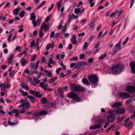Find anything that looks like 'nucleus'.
<instances>
[{
    "label": "nucleus",
    "mask_w": 135,
    "mask_h": 135,
    "mask_svg": "<svg viewBox=\"0 0 135 135\" xmlns=\"http://www.w3.org/2000/svg\"><path fill=\"white\" fill-rule=\"evenodd\" d=\"M112 72L114 74L120 73L123 69V66L122 65H113L111 67Z\"/></svg>",
    "instance_id": "nucleus-1"
},
{
    "label": "nucleus",
    "mask_w": 135,
    "mask_h": 135,
    "mask_svg": "<svg viewBox=\"0 0 135 135\" xmlns=\"http://www.w3.org/2000/svg\"><path fill=\"white\" fill-rule=\"evenodd\" d=\"M69 98H72L76 102H78L81 101V100L77 94L73 92H70L68 95Z\"/></svg>",
    "instance_id": "nucleus-2"
},
{
    "label": "nucleus",
    "mask_w": 135,
    "mask_h": 135,
    "mask_svg": "<svg viewBox=\"0 0 135 135\" xmlns=\"http://www.w3.org/2000/svg\"><path fill=\"white\" fill-rule=\"evenodd\" d=\"M89 79L92 84H95L98 81V78L96 75H92L89 76Z\"/></svg>",
    "instance_id": "nucleus-3"
},
{
    "label": "nucleus",
    "mask_w": 135,
    "mask_h": 135,
    "mask_svg": "<svg viewBox=\"0 0 135 135\" xmlns=\"http://www.w3.org/2000/svg\"><path fill=\"white\" fill-rule=\"evenodd\" d=\"M127 91L128 92L135 93V87L132 86H129L126 88Z\"/></svg>",
    "instance_id": "nucleus-4"
},
{
    "label": "nucleus",
    "mask_w": 135,
    "mask_h": 135,
    "mask_svg": "<svg viewBox=\"0 0 135 135\" xmlns=\"http://www.w3.org/2000/svg\"><path fill=\"white\" fill-rule=\"evenodd\" d=\"M50 25L49 23H48L46 25L45 23L44 22L42 23V25L41 26L40 29L43 30L44 28V30L47 31L50 27Z\"/></svg>",
    "instance_id": "nucleus-5"
},
{
    "label": "nucleus",
    "mask_w": 135,
    "mask_h": 135,
    "mask_svg": "<svg viewBox=\"0 0 135 135\" xmlns=\"http://www.w3.org/2000/svg\"><path fill=\"white\" fill-rule=\"evenodd\" d=\"M120 96L122 98H128L130 97L129 94L125 92H121L119 94Z\"/></svg>",
    "instance_id": "nucleus-6"
},
{
    "label": "nucleus",
    "mask_w": 135,
    "mask_h": 135,
    "mask_svg": "<svg viewBox=\"0 0 135 135\" xmlns=\"http://www.w3.org/2000/svg\"><path fill=\"white\" fill-rule=\"evenodd\" d=\"M10 86V84L6 85L5 84L2 83L0 84V88H1V90L2 91L4 90L6 88H9Z\"/></svg>",
    "instance_id": "nucleus-7"
},
{
    "label": "nucleus",
    "mask_w": 135,
    "mask_h": 135,
    "mask_svg": "<svg viewBox=\"0 0 135 135\" xmlns=\"http://www.w3.org/2000/svg\"><path fill=\"white\" fill-rule=\"evenodd\" d=\"M30 106V104L29 102H26L24 104L18 106V107L19 108H22L23 109H25L28 108Z\"/></svg>",
    "instance_id": "nucleus-8"
},
{
    "label": "nucleus",
    "mask_w": 135,
    "mask_h": 135,
    "mask_svg": "<svg viewBox=\"0 0 135 135\" xmlns=\"http://www.w3.org/2000/svg\"><path fill=\"white\" fill-rule=\"evenodd\" d=\"M39 63V61L38 60L36 62V65L35 63H31L30 64V67H31L33 69L35 67V70L36 71V70L37 69L38 67Z\"/></svg>",
    "instance_id": "nucleus-9"
},
{
    "label": "nucleus",
    "mask_w": 135,
    "mask_h": 135,
    "mask_svg": "<svg viewBox=\"0 0 135 135\" xmlns=\"http://www.w3.org/2000/svg\"><path fill=\"white\" fill-rule=\"evenodd\" d=\"M41 22V20L40 19H38L36 21H32V23L34 26L36 27L37 25H39Z\"/></svg>",
    "instance_id": "nucleus-10"
},
{
    "label": "nucleus",
    "mask_w": 135,
    "mask_h": 135,
    "mask_svg": "<svg viewBox=\"0 0 135 135\" xmlns=\"http://www.w3.org/2000/svg\"><path fill=\"white\" fill-rule=\"evenodd\" d=\"M56 64V62H54V60L52 58H50L49 59V62L47 64V66L49 67H52V66L51 64Z\"/></svg>",
    "instance_id": "nucleus-11"
},
{
    "label": "nucleus",
    "mask_w": 135,
    "mask_h": 135,
    "mask_svg": "<svg viewBox=\"0 0 135 135\" xmlns=\"http://www.w3.org/2000/svg\"><path fill=\"white\" fill-rule=\"evenodd\" d=\"M70 85L71 90L72 91L76 92L77 85L74 83H71Z\"/></svg>",
    "instance_id": "nucleus-12"
},
{
    "label": "nucleus",
    "mask_w": 135,
    "mask_h": 135,
    "mask_svg": "<svg viewBox=\"0 0 135 135\" xmlns=\"http://www.w3.org/2000/svg\"><path fill=\"white\" fill-rule=\"evenodd\" d=\"M102 126L100 124H95L94 126H91L89 129L91 130H94L100 128Z\"/></svg>",
    "instance_id": "nucleus-13"
},
{
    "label": "nucleus",
    "mask_w": 135,
    "mask_h": 135,
    "mask_svg": "<svg viewBox=\"0 0 135 135\" xmlns=\"http://www.w3.org/2000/svg\"><path fill=\"white\" fill-rule=\"evenodd\" d=\"M124 126L128 129H130L132 127L133 124L132 122H129L125 123L124 124Z\"/></svg>",
    "instance_id": "nucleus-14"
},
{
    "label": "nucleus",
    "mask_w": 135,
    "mask_h": 135,
    "mask_svg": "<svg viewBox=\"0 0 135 135\" xmlns=\"http://www.w3.org/2000/svg\"><path fill=\"white\" fill-rule=\"evenodd\" d=\"M71 43L73 44H75L77 43V41L76 40V36L73 35L71 39Z\"/></svg>",
    "instance_id": "nucleus-15"
},
{
    "label": "nucleus",
    "mask_w": 135,
    "mask_h": 135,
    "mask_svg": "<svg viewBox=\"0 0 135 135\" xmlns=\"http://www.w3.org/2000/svg\"><path fill=\"white\" fill-rule=\"evenodd\" d=\"M130 66L132 72L133 73H135V62H132L130 64Z\"/></svg>",
    "instance_id": "nucleus-16"
},
{
    "label": "nucleus",
    "mask_w": 135,
    "mask_h": 135,
    "mask_svg": "<svg viewBox=\"0 0 135 135\" xmlns=\"http://www.w3.org/2000/svg\"><path fill=\"white\" fill-rule=\"evenodd\" d=\"M27 97L29 98V100L32 103H34L37 100L36 98L34 97L28 95Z\"/></svg>",
    "instance_id": "nucleus-17"
},
{
    "label": "nucleus",
    "mask_w": 135,
    "mask_h": 135,
    "mask_svg": "<svg viewBox=\"0 0 135 135\" xmlns=\"http://www.w3.org/2000/svg\"><path fill=\"white\" fill-rule=\"evenodd\" d=\"M116 111L117 114H122L124 113L125 110L124 109L121 108L118 109Z\"/></svg>",
    "instance_id": "nucleus-18"
},
{
    "label": "nucleus",
    "mask_w": 135,
    "mask_h": 135,
    "mask_svg": "<svg viewBox=\"0 0 135 135\" xmlns=\"http://www.w3.org/2000/svg\"><path fill=\"white\" fill-rule=\"evenodd\" d=\"M20 63L22 66H24L28 63V62L25 59V57H23L21 59L20 61Z\"/></svg>",
    "instance_id": "nucleus-19"
},
{
    "label": "nucleus",
    "mask_w": 135,
    "mask_h": 135,
    "mask_svg": "<svg viewBox=\"0 0 135 135\" xmlns=\"http://www.w3.org/2000/svg\"><path fill=\"white\" fill-rule=\"evenodd\" d=\"M21 9L20 8H17L15 9L13 11V12L15 16H17L18 14V13Z\"/></svg>",
    "instance_id": "nucleus-20"
},
{
    "label": "nucleus",
    "mask_w": 135,
    "mask_h": 135,
    "mask_svg": "<svg viewBox=\"0 0 135 135\" xmlns=\"http://www.w3.org/2000/svg\"><path fill=\"white\" fill-rule=\"evenodd\" d=\"M54 46V43L53 41L51 44H50L47 45L46 48V49L47 50H48L50 48H53Z\"/></svg>",
    "instance_id": "nucleus-21"
},
{
    "label": "nucleus",
    "mask_w": 135,
    "mask_h": 135,
    "mask_svg": "<svg viewBox=\"0 0 135 135\" xmlns=\"http://www.w3.org/2000/svg\"><path fill=\"white\" fill-rule=\"evenodd\" d=\"M36 18V17L35 16V13L34 12L32 13L30 15V20L35 21Z\"/></svg>",
    "instance_id": "nucleus-22"
},
{
    "label": "nucleus",
    "mask_w": 135,
    "mask_h": 135,
    "mask_svg": "<svg viewBox=\"0 0 135 135\" xmlns=\"http://www.w3.org/2000/svg\"><path fill=\"white\" fill-rule=\"evenodd\" d=\"M58 91L60 97L61 98H63L64 97L63 92L62 91V89L61 88H59L58 89Z\"/></svg>",
    "instance_id": "nucleus-23"
},
{
    "label": "nucleus",
    "mask_w": 135,
    "mask_h": 135,
    "mask_svg": "<svg viewBox=\"0 0 135 135\" xmlns=\"http://www.w3.org/2000/svg\"><path fill=\"white\" fill-rule=\"evenodd\" d=\"M76 89V91L83 92L84 90V88L78 85H77Z\"/></svg>",
    "instance_id": "nucleus-24"
},
{
    "label": "nucleus",
    "mask_w": 135,
    "mask_h": 135,
    "mask_svg": "<svg viewBox=\"0 0 135 135\" xmlns=\"http://www.w3.org/2000/svg\"><path fill=\"white\" fill-rule=\"evenodd\" d=\"M108 121L110 122H113L115 118L113 116L109 115L108 117Z\"/></svg>",
    "instance_id": "nucleus-25"
},
{
    "label": "nucleus",
    "mask_w": 135,
    "mask_h": 135,
    "mask_svg": "<svg viewBox=\"0 0 135 135\" xmlns=\"http://www.w3.org/2000/svg\"><path fill=\"white\" fill-rule=\"evenodd\" d=\"M121 41H119V42L116 44L115 46V50H118L121 48L120 47V44Z\"/></svg>",
    "instance_id": "nucleus-26"
},
{
    "label": "nucleus",
    "mask_w": 135,
    "mask_h": 135,
    "mask_svg": "<svg viewBox=\"0 0 135 135\" xmlns=\"http://www.w3.org/2000/svg\"><path fill=\"white\" fill-rule=\"evenodd\" d=\"M108 114L112 116H114L117 114L116 111L115 110H112L108 112Z\"/></svg>",
    "instance_id": "nucleus-27"
},
{
    "label": "nucleus",
    "mask_w": 135,
    "mask_h": 135,
    "mask_svg": "<svg viewBox=\"0 0 135 135\" xmlns=\"http://www.w3.org/2000/svg\"><path fill=\"white\" fill-rule=\"evenodd\" d=\"M82 82L84 84H86L88 85H89V83L88 80L85 78H83L82 79Z\"/></svg>",
    "instance_id": "nucleus-28"
},
{
    "label": "nucleus",
    "mask_w": 135,
    "mask_h": 135,
    "mask_svg": "<svg viewBox=\"0 0 135 135\" xmlns=\"http://www.w3.org/2000/svg\"><path fill=\"white\" fill-rule=\"evenodd\" d=\"M35 96L37 98H40L42 97V94H40V92H37L36 91L35 94Z\"/></svg>",
    "instance_id": "nucleus-29"
},
{
    "label": "nucleus",
    "mask_w": 135,
    "mask_h": 135,
    "mask_svg": "<svg viewBox=\"0 0 135 135\" xmlns=\"http://www.w3.org/2000/svg\"><path fill=\"white\" fill-rule=\"evenodd\" d=\"M95 23L94 21H92L90 25V31H92L93 30L94 27L95 25Z\"/></svg>",
    "instance_id": "nucleus-30"
},
{
    "label": "nucleus",
    "mask_w": 135,
    "mask_h": 135,
    "mask_svg": "<svg viewBox=\"0 0 135 135\" xmlns=\"http://www.w3.org/2000/svg\"><path fill=\"white\" fill-rule=\"evenodd\" d=\"M30 46L32 49L35 48L36 45L35 44V41L34 40L32 41L31 42Z\"/></svg>",
    "instance_id": "nucleus-31"
},
{
    "label": "nucleus",
    "mask_w": 135,
    "mask_h": 135,
    "mask_svg": "<svg viewBox=\"0 0 135 135\" xmlns=\"http://www.w3.org/2000/svg\"><path fill=\"white\" fill-rule=\"evenodd\" d=\"M121 104L120 103H116L113 105H112V107H117L118 108L120 106Z\"/></svg>",
    "instance_id": "nucleus-32"
},
{
    "label": "nucleus",
    "mask_w": 135,
    "mask_h": 135,
    "mask_svg": "<svg viewBox=\"0 0 135 135\" xmlns=\"http://www.w3.org/2000/svg\"><path fill=\"white\" fill-rule=\"evenodd\" d=\"M47 114V112L46 111L42 110L39 113V115L41 116Z\"/></svg>",
    "instance_id": "nucleus-33"
},
{
    "label": "nucleus",
    "mask_w": 135,
    "mask_h": 135,
    "mask_svg": "<svg viewBox=\"0 0 135 135\" xmlns=\"http://www.w3.org/2000/svg\"><path fill=\"white\" fill-rule=\"evenodd\" d=\"M17 120L16 121L14 122H13L12 123L10 121H8L7 122V124L10 126L14 125L16 124L17 123Z\"/></svg>",
    "instance_id": "nucleus-34"
},
{
    "label": "nucleus",
    "mask_w": 135,
    "mask_h": 135,
    "mask_svg": "<svg viewBox=\"0 0 135 135\" xmlns=\"http://www.w3.org/2000/svg\"><path fill=\"white\" fill-rule=\"evenodd\" d=\"M22 88H25V89L27 90H28V88L27 85H26L25 83L24 82H22Z\"/></svg>",
    "instance_id": "nucleus-35"
},
{
    "label": "nucleus",
    "mask_w": 135,
    "mask_h": 135,
    "mask_svg": "<svg viewBox=\"0 0 135 135\" xmlns=\"http://www.w3.org/2000/svg\"><path fill=\"white\" fill-rule=\"evenodd\" d=\"M107 55V54L104 53L103 54L100 55L98 59L99 60H101L104 58Z\"/></svg>",
    "instance_id": "nucleus-36"
},
{
    "label": "nucleus",
    "mask_w": 135,
    "mask_h": 135,
    "mask_svg": "<svg viewBox=\"0 0 135 135\" xmlns=\"http://www.w3.org/2000/svg\"><path fill=\"white\" fill-rule=\"evenodd\" d=\"M58 78L57 76H55L52 78L50 80L49 83L51 84L53 83L54 81L56 80Z\"/></svg>",
    "instance_id": "nucleus-37"
},
{
    "label": "nucleus",
    "mask_w": 135,
    "mask_h": 135,
    "mask_svg": "<svg viewBox=\"0 0 135 135\" xmlns=\"http://www.w3.org/2000/svg\"><path fill=\"white\" fill-rule=\"evenodd\" d=\"M39 115V113L38 112H35L33 114V118L35 119L38 117Z\"/></svg>",
    "instance_id": "nucleus-38"
},
{
    "label": "nucleus",
    "mask_w": 135,
    "mask_h": 135,
    "mask_svg": "<svg viewBox=\"0 0 135 135\" xmlns=\"http://www.w3.org/2000/svg\"><path fill=\"white\" fill-rule=\"evenodd\" d=\"M81 9V8H80L75 9H74L75 13L76 14L79 13L80 12Z\"/></svg>",
    "instance_id": "nucleus-39"
},
{
    "label": "nucleus",
    "mask_w": 135,
    "mask_h": 135,
    "mask_svg": "<svg viewBox=\"0 0 135 135\" xmlns=\"http://www.w3.org/2000/svg\"><path fill=\"white\" fill-rule=\"evenodd\" d=\"M25 12L23 11H21L19 13V16L21 18L23 17L24 16Z\"/></svg>",
    "instance_id": "nucleus-40"
},
{
    "label": "nucleus",
    "mask_w": 135,
    "mask_h": 135,
    "mask_svg": "<svg viewBox=\"0 0 135 135\" xmlns=\"http://www.w3.org/2000/svg\"><path fill=\"white\" fill-rule=\"evenodd\" d=\"M47 101V99L45 98H43L41 100V102L44 104H45Z\"/></svg>",
    "instance_id": "nucleus-41"
},
{
    "label": "nucleus",
    "mask_w": 135,
    "mask_h": 135,
    "mask_svg": "<svg viewBox=\"0 0 135 135\" xmlns=\"http://www.w3.org/2000/svg\"><path fill=\"white\" fill-rule=\"evenodd\" d=\"M88 46V43L87 42H85L84 44L83 47L84 50H85L86 49Z\"/></svg>",
    "instance_id": "nucleus-42"
},
{
    "label": "nucleus",
    "mask_w": 135,
    "mask_h": 135,
    "mask_svg": "<svg viewBox=\"0 0 135 135\" xmlns=\"http://www.w3.org/2000/svg\"><path fill=\"white\" fill-rule=\"evenodd\" d=\"M43 30H42V29H40L39 33V35L40 37H42L44 34V33L43 32Z\"/></svg>",
    "instance_id": "nucleus-43"
},
{
    "label": "nucleus",
    "mask_w": 135,
    "mask_h": 135,
    "mask_svg": "<svg viewBox=\"0 0 135 135\" xmlns=\"http://www.w3.org/2000/svg\"><path fill=\"white\" fill-rule=\"evenodd\" d=\"M126 116L123 117L121 118H118L117 119V122H119L123 120L124 118L126 117Z\"/></svg>",
    "instance_id": "nucleus-44"
},
{
    "label": "nucleus",
    "mask_w": 135,
    "mask_h": 135,
    "mask_svg": "<svg viewBox=\"0 0 135 135\" xmlns=\"http://www.w3.org/2000/svg\"><path fill=\"white\" fill-rule=\"evenodd\" d=\"M46 2L45 1L42 2L39 5L37 6V9H38L40 8L44 4V3H45Z\"/></svg>",
    "instance_id": "nucleus-45"
},
{
    "label": "nucleus",
    "mask_w": 135,
    "mask_h": 135,
    "mask_svg": "<svg viewBox=\"0 0 135 135\" xmlns=\"http://www.w3.org/2000/svg\"><path fill=\"white\" fill-rule=\"evenodd\" d=\"M78 57L77 56H74L73 57L70 59V61H71L72 60H74V61H77L78 60Z\"/></svg>",
    "instance_id": "nucleus-46"
},
{
    "label": "nucleus",
    "mask_w": 135,
    "mask_h": 135,
    "mask_svg": "<svg viewBox=\"0 0 135 135\" xmlns=\"http://www.w3.org/2000/svg\"><path fill=\"white\" fill-rule=\"evenodd\" d=\"M43 89L45 91H52V89L51 88H46L44 87V88H43Z\"/></svg>",
    "instance_id": "nucleus-47"
},
{
    "label": "nucleus",
    "mask_w": 135,
    "mask_h": 135,
    "mask_svg": "<svg viewBox=\"0 0 135 135\" xmlns=\"http://www.w3.org/2000/svg\"><path fill=\"white\" fill-rule=\"evenodd\" d=\"M75 65V66L74 67V69H79L80 68L79 63H77Z\"/></svg>",
    "instance_id": "nucleus-48"
},
{
    "label": "nucleus",
    "mask_w": 135,
    "mask_h": 135,
    "mask_svg": "<svg viewBox=\"0 0 135 135\" xmlns=\"http://www.w3.org/2000/svg\"><path fill=\"white\" fill-rule=\"evenodd\" d=\"M25 112V109H23L22 110H21L20 109L18 110V112L20 113L21 114Z\"/></svg>",
    "instance_id": "nucleus-49"
},
{
    "label": "nucleus",
    "mask_w": 135,
    "mask_h": 135,
    "mask_svg": "<svg viewBox=\"0 0 135 135\" xmlns=\"http://www.w3.org/2000/svg\"><path fill=\"white\" fill-rule=\"evenodd\" d=\"M55 34L54 31H52L51 32L50 35V37L51 38H55Z\"/></svg>",
    "instance_id": "nucleus-50"
},
{
    "label": "nucleus",
    "mask_w": 135,
    "mask_h": 135,
    "mask_svg": "<svg viewBox=\"0 0 135 135\" xmlns=\"http://www.w3.org/2000/svg\"><path fill=\"white\" fill-rule=\"evenodd\" d=\"M51 18V17L49 15L47 16L45 19V21L46 22H48L49 20H50Z\"/></svg>",
    "instance_id": "nucleus-51"
},
{
    "label": "nucleus",
    "mask_w": 135,
    "mask_h": 135,
    "mask_svg": "<svg viewBox=\"0 0 135 135\" xmlns=\"http://www.w3.org/2000/svg\"><path fill=\"white\" fill-rule=\"evenodd\" d=\"M14 56V54H12L10 55L9 57L8 58V59L9 60H12L13 59Z\"/></svg>",
    "instance_id": "nucleus-52"
},
{
    "label": "nucleus",
    "mask_w": 135,
    "mask_h": 135,
    "mask_svg": "<svg viewBox=\"0 0 135 135\" xmlns=\"http://www.w3.org/2000/svg\"><path fill=\"white\" fill-rule=\"evenodd\" d=\"M61 58V59L64 58L65 56V54L64 52H62L60 54Z\"/></svg>",
    "instance_id": "nucleus-53"
},
{
    "label": "nucleus",
    "mask_w": 135,
    "mask_h": 135,
    "mask_svg": "<svg viewBox=\"0 0 135 135\" xmlns=\"http://www.w3.org/2000/svg\"><path fill=\"white\" fill-rule=\"evenodd\" d=\"M34 79L35 81V82L37 83L38 84L39 83H40V81L39 80H38V79H37V78H36L35 77L33 78Z\"/></svg>",
    "instance_id": "nucleus-54"
},
{
    "label": "nucleus",
    "mask_w": 135,
    "mask_h": 135,
    "mask_svg": "<svg viewBox=\"0 0 135 135\" xmlns=\"http://www.w3.org/2000/svg\"><path fill=\"white\" fill-rule=\"evenodd\" d=\"M67 76V74H64L63 73H60V76L61 78H63L64 77H65Z\"/></svg>",
    "instance_id": "nucleus-55"
},
{
    "label": "nucleus",
    "mask_w": 135,
    "mask_h": 135,
    "mask_svg": "<svg viewBox=\"0 0 135 135\" xmlns=\"http://www.w3.org/2000/svg\"><path fill=\"white\" fill-rule=\"evenodd\" d=\"M84 56L85 54H84L80 55V58L81 59H84Z\"/></svg>",
    "instance_id": "nucleus-56"
},
{
    "label": "nucleus",
    "mask_w": 135,
    "mask_h": 135,
    "mask_svg": "<svg viewBox=\"0 0 135 135\" xmlns=\"http://www.w3.org/2000/svg\"><path fill=\"white\" fill-rule=\"evenodd\" d=\"M28 49L27 48H26L22 52L23 54H25L26 53Z\"/></svg>",
    "instance_id": "nucleus-57"
},
{
    "label": "nucleus",
    "mask_w": 135,
    "mask_h": 135,
    "mask_svg": "<svg viewBox=\"0 0 135 135\" xmlns=\"http://www.w3.org/2000/svg\"><path fill=\"white\" fill-rule=\"evenodd\" d=\"M100 44V42H97L94 46L95 48H98Z\"/></svg>",
    "instance_id": "nucleus-58"
},
{
    "label": "nucleus",
    "mask_w": 135,
    "mask_h": 135,
    "mask_svg": "<svg viewBox=\"0 0 135 135\" xmlns=\"http://www.w3.org/2000/svg\"><path fill=\"white\" fill-rule=\"evenodd\" d=\"M45 85V84H44V83H43V82H41L40 83V86L42 88H44V86Z\"/></svg>",
    "instance_id": "nucleus-59"
},
{
    "label": "nucleus",
    "mask_w": 135,
    "mask_h": 135,
    "mask_svg": "<svg viewBox=\"0 0 135 135\" xmlns=\"http://www.w3.org/2000/svg\"><path fill=\"white\" fill-rule=\"evenodd\" d=\"M37 30H36L33 32V35L34 36H36L37 34Z\"/></svg>",
    "instance_id": "nucleus-60"
},
{
    "label": "nucleus",
    "mask_w": 135,
    "mask_h": 135,
    "mask_svg": "<svg viewBox=\"0 0 135 135\" xmlns=\"http://www.w3.org/2000/svg\"><path fill=\"white\" fill-rule=\"evenodd\" d=\"M97 122L99 124L102 123H103V120L100 119L97 120Z\"/></svg>",
    "instance_id": "nucleus-61"
},
{
    "label": "nucleus",
    "mask_w": 135,
    "mask_h": 135,
    "mask_svg": "<svg viewBox=\"0 0 135 135\" xmlns=\"http://www.w3.org/2000/svg\"><path fill=\"white\" fill-rule=\"evenodd\" d=\"M84 62H81L80 63H79L80 67H84Z\"/></svg>",
    "instance_id": "nucleus-62"
},
{
    "label": "nucleus",
    "mask_w": 135,
    "mask_h": 135,
    "mask_svg": "<svg viewBox=\"0 0 135 135\" xmlns=\"http://www.w3.org/2000/svg\"><path fill=\"white\" fill-rule=\"evenodd\" d=\"M48 74H46L49 77H51L52 76V74L50 72H49L48 73Z\"/></svg>",
    "instance_id": "nucleus-63"
},
{
    "label": "nucleus",
    "mask_w": 135,
    "mask_h": 135,
    "mask_svg": "<svg viewBox=\"0 0 135 135\" xmlns=\"http://www.w3.org/2000/svg\"><path fill=\"white\" fill-rule=\"evenodd\" d=\"M31 94H35V93L36 91L33 90H29Z\"/></svg>",
    "instance_id": "nucleus-64"
}]
</instances>
